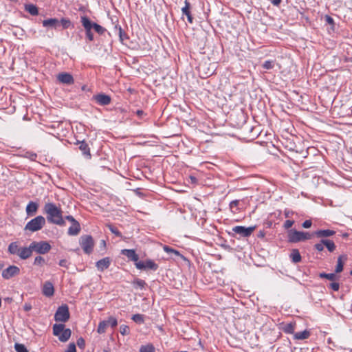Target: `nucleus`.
Returning a JSON list of instances; mask_svg holds the SVG:
<instances>
[{
	"label": "nucleus",
	"instance_id": "nucleus-57",
	"mask_svg": "<svg viewBox=\"0 0 352 352\" xmlns=\"http://www.w3.org/2000/svg\"><path fill=\"white\" fill-rule=\"evenodd\" d=\"M23 309L25 311H29L32 309V305L30 303H25L24 306H23Z\"/></svg>",
	"mask_w": 352,
	"mask_h": 352
},
{
	"label": "nucleus",
	"instance_id": "nucleus-43",
	"mask_svg": "<svg viewBox=\"0 0 352 352\" xmlns=\"http://www.w3.org/2000/svg\"><path fill=\"white\" fill-rule=\"evenodd\" d=\"M106 321L108 322V326L110 325L112 328H115L118 325L117 319L114 317L110 316Z\"/></svg>",
	"mask_w": 352,
	"mask_h": 352
},
{
	"label": "nucleus",
	"instance_id": "nucleus-40",
	"mask_svg": "<svg viewBox=\"0 0 352 352\" xmlns=\"http://www.w3.org/2000/svg\"><path fill=\"white\" fill-rule=\"evenodd\" d=\"M94 30L100 35L103 34L106 32V29L98 23L94 25Z\"/></svg>",
	"mask_w": 352,
	"mask_h": 352
},
{
	"label": "nucleus",
	"instance_id": "nucleus-64",
	"mask_svg": "<svg viewBox=\"0 0 352 352\" xmlns=\"http://www.w3.org/2000/svg\"><path fill=\"white\" fill-rule=\"evenodd\" d=\"M190 179L192 183H196L197 182V178L194 176H190Z\"/></svg>",
	"mask_w": 352,
	"mask_h": 352
},
{
	"label": "nucleus",
	"instance_id": "nucleus-51",
	"mask_svg": "<svg viewBox=\"0 0 352 352\" xmlns=\"http://www.w3.org/2000/svg\"><path fill=\"white\" fill-rule=\"evenodd\" d=\"M86 33V37L89 39V41H94V34L92 33L91 30L85 31Z\"/></svg>",
	"mask_w": 352,
	"mask_h": 352
},
{
	"label": "nucleus",
	"instance_id": "nucleus-52",
	"mask_svg": "<svg viewBox=\"0 0 352 352\" xmlns=\"http://www.w3.org/2000/svg\"><path fill=\"white\" fill-rule=\"evenodd\" d=\"M312 222L311 220H306L302 223V227L304 228H309L311 226Z\"/></svg>",
	"mask_w": 352,
	"mask_h": 352
},
{
	"label": "nucleus",
	"instance_id": "nucleus-19",
	"mask_svg": "<svg viewBox=\"0 0 352 352\" xmlns=\"http://www.w3.org/2000/svg\"><path fill=\"white\" fill-rule=\"evenodd\" d=\"M42 23L43 27H49L54 29H56L60 26L59 20L56 18L45 19L43 21Z\"/></svg>",
	"mask_w": 352,
	"mask_h": 352
},
{
	"label": "nucleus",
	"instance_id": "nucleus-30",
	"mask_svg": "<svg viewBox=\"0 0 352 352\" xmlns=\"http://www.w3.org/2000/svg\"><path fill=\"white\" fill-rule=\"evenodd\" d=\"M108 327V322L106 320H102L99 322L97 332L100 334L104 333L106 331V329Z\"/></svg>",
	"mask_w": 352,
	"mask_h": 352
},
{
	"label": "nucleus",
	"instance_id": "nucleus-56",
	"mask_svg": "<svg viewBox=\"0 0 352 352\" xmlns=\"http://www.w3.org/2000/svg\"><path fill=\"white\" fill-rule=\"evenodd\" d=\"M64 220L65 219H67L69 221H70L72 223L76 221V220L73 217V216L72 215H67L66 217H65V218H63Z\"/></svg>",
	"mask_w": 352,
	"mask_h": 352
},
{
	"label": "nucleus",
	"instance_id": "nucleus-28",
	"mask_svg": "<svg viewBox=\"0 0 352 352\" xmlns=\"http://www.w3.org/2000/svg\"><path fill=\"white\" fill-rule=\"evenodd\" d=\"M310 332L307 330L303 331L297 332L294 334V339L296 340H305L309 337Z\"/></svg>",
	"mask_w": 352,
	"mask_h": 352
},
{
	"label": "nucleus",
	"instance_id": "nucleus-61",
	"mask_svg": "<svg viewBox=\"0 0 352 352\" xmlns=\"http://www.w3.org/2000/svg\"><path fill=\"white\" fill-rule=\"evenodd\" d=\"M329 241V239H322L320 240V243L322 244V245L325 246L326 244H327Z\"/></svg>",
	"mask_w": 352,
	"mask_h": 352
},
{
	"label": "nucleus",
	"instance_id": "nucleus-31",
	"mask_svg": "<svg viewBox=\"0 0 352 352\" xmlns=\"http://www.w3.org/2000/svg\"><path fill=\"white\" fill-rule=\"evenodd\" d=\"M115 28L116 29H118V34H119V37H120V41L122 42V43H124V41L126 39H129V36L128 35L126 34V33L125 32H124L122 29V28L120 26H119L118 28V25H116L115 26Z\"/></svg>",
	"mask_w": 352,
	"mask_h": 352
},
{
	"label": "nucleus",
	"instance_id": "nucleus-42",
	"mask_svg": "<svg viewBox=\"0 0 352 352\" xmlns=\"http://www.w3.org/2000/svg\"><path fill=\"white\" fill-rule=\"evenodd\" d=\"M263 67L265 69H271L274 67V60H266L263 64Z\"/></svg>",
	"mask_w": 352,
	"mask_h": 352
},
{
	"label": "nucleus",
	"instance_id": "nucleus-4",
	"mask_svg": "<svg viewBox=\"0 0 352 352\" xmlns=\"http://www.w3.org/2000/svg\"><path fill=\"white\" fill-rule=\"evenodd\" d=\"M70 318V313L68 305L63 304L58 307L55 314L54 320L56 322H66Z\"/></svg>",
	"mask_w": 352,
	"mask_h": 352
},
{
	"label": "nucleus",
	"instance_id": "nucleus-32",
	"mask_svg": "<svg viewBox=\"0 0 352 352\" xmlns=\"http://www.w3.org/2000/svg\"><path fill=\"white\" fill-rule=\"evenodd\" d=\"M133 285L135 288H141V289H143L145 287V286L146 285V282L144 280H142V279H139V278H136L133 282Z\"/></svg>",
	"mask_w": 352,
	"mask_h": 352
},
{
	"label": "nucleus",
	"instance_id": "nucleus-11",
	"mask_svg": "<svg viewBox=\"0 0 352 352\" xmlns=\"http://www.w3.org/2000/svg\"><path fill=\"white\" fill-rule=\"evenodd\" d=\"M92 100H95L98 104L101 106L108 105L111 102V98L104 93H100L96 95H94Z\"/></svg>",
	"mask_w": 352,
	"mask_h": 352
},
{
	"label": "nucleus",
	"instance_id": "nucleus-50",
	"mask_svg": "<svg viewBox=\"0 0 352 352\" xmlns=\"http://www.w3.org/2000/svg\"><path fill=\"white\" fill-rule=\"evenodd\" d=\"M324 19H325V21L329 24V25H334V20L333 19L329 16V15H325L324 16Z\"/></svg>",
	"mask_w": 352,
	"mask_h": 352
},
{
	"label": "nucleus",
	"instance_id": "nucleus-38",
	"mask_svg": "<svg viewBox=\"0 0 352 352\" xmlns=\"http://www.w3.org/2000/svg\"><path fill=\"white\" fill-rule=\"evenodd\" d=\"M14 349L16 352H28L26 346L23 344L15 343Z\"/></svg>",
	"mask_w": 352,
	"mask_h": 352
},
{
	"label": "nucleus",
	"instance_id": "nucleus-29",
	"mask_svg": "<svg viewBox=\"0 0 352 352\" xmlns=\"http://www.w3.org/2000/svg\"><path fill=\"white\" fill-rule=\"evenodd\" d=\"M295 329V324L294 323H287L283 327V331L289 334H292L294 333Z\"/></svg>",
	"mask_w": 352,
	"mask_h": 352
},
{
	"label": "nucleus",
	"instance_id": "nucleus-41",
	"mask_svg": "<svg viewBox=\"0 0 352 352\" xmlns=\"http://www.w3.org/2000/svg\"><path fill=\"white\" fill-rule=\"evenodd\" d=\"M120 332L122 335H129L130 333L129 327L127 325L122 324L120 327Z\"/></svg>",
	"mask_w": 352,
	"mask_h": 352
},
{
	"label": "nucleus",
	"instance_id": "nucleus-63",
	"mask_svg": "<svg viewBox=\"0 0 352 352\" xmlns=\"http://www.w3.org/2000/svg\"><path fill=\"white\" fill-rule=\"evenodd\" d=\"M100 248H102L103 249H105L106 248V242L104 240H101L100 241Z\"/></svg>",
	"mask_w": 352,
	"mask_h": 352
},
{
	"label": "nucleus",
	"instance_id": "nucleus-35",
	"mask_svg": "<svg viewBox=\"0 0 352 352\" xmlns=\"http://www.w3.org/2000/svg\"><path fill=\"white\" fill-rule=\"evenodd\" d=\"M107 227L116 236L122 237V233L118 230V229L115 226L112 224H107Z\"/></svg>",
	"mask_w": 352,
	"mask_h": 352
},
{
	"label": "nucleus",
	"instance_id": "nucleus-44",
	"mask_svg": "<svg viewBox=\"0 0 352 352\" xmlns=\"http://www.w3.org/2000/svg\"><path fill=\"white\" fill-rule=\"evenodd\" d=\"M164 250L167 253H173L177 256H182L177 250L173 249L172 248L167 246V245H165L164 247Z\"/></svg>",
	"mask_w": 352,
	"mask_h": 352
},
{
	"label": "nucleus",
	"instance_id": "nucleus-13",
	"mask_svg": "<svg viewBox=\"0 0 352 352\" xmlns=\"http://www.w3.org/2000/svg\"><path fill=\"white\" fill-rule=\"evenodd\" d=\"M121 254L126 256L129 260L133 261L134 264L139 262V256L136 254L135 250L124 249L122 250Z\"/></svg>",
	"mask_w": 352,
	"mask_h": 352
},
{
	"label": "nucleus",
	"instance_id": "nucleus-45",
	"mask_svg": "<svg viewBox=\"0 0 352 352\" xmlns=\"http://www.w3.org/2000/svg\"><path fill=\"white\" fill-rule=\"evenodd\" d=\"M325 247L327 248V250L330 252H333L336 250V248L334 242L331 240H329L328 241V243H327V244H326Z\"/></svg>",
	"mask_w": 352,
	"mask_h": 352
},
{
	"label": "nucleus",
	"instance_id": "nucleus-33",
	"mask_svg": "<svg viewBox=\"0 0 352 352\" xmlns=\"http://www.w3.org/2000/svg\"><path fill=\"white\" fill-rule=\"evenodd\" d=\"M155 347L152 344H148L146 345L141 346L140 352H154Z\"/></svg>",
	"mask_w": 352,
	"mask_h": 352
},
{
	"label": "nucleus",
	"instance_id": "nucleus-62",
	"mask_svg": "<svg viewBox=\"0 0 352 352\" xmlns=\"http://www.w3.org/2000/svg\"><path fill=\"white\" fill-rule=\"evenodd\" d=\"M265 232L263 230H261V231H259L257 236L258 238H263L265 236Z\"/></svg>",
	"mask_w": 352,
	"mask_h": 352
},
{
	"label": "nucleus",
	"instance_id": "nucleus-8",
	"mask_svg": "<svg viewBox=\"0 0 352 352\" xmlns=\"http://www.w3.org/2000/svg\"><path fill=\"white\" fill-rule=\"evenodd\" d=\"M287 237L289 243L305 241V232L292 229L288 231Z\"/></svg>",
	"mask_w": 352,
	"mask_h": 352
},
{
	"label": "nucleus",
	"instance_id": "nucleus-58",
	"mask_svg": "<svg viewBox=\"0 0 352 352\" xmlns=\"http://www.w3.org/2000/svg\"><path fill=\"white\" fill-rule=\"evenodd\" d=\"M135 113L140 118H142L145 115L144 112L140 109L137 110Z\"/></svg>",
	"mask_w": 352,
	"mask_h": 352
},
{
	"label": "nucleus",
	"instance_id": "nucleus-49",
	"mask_svg": "<svg viewBox=\"0 0 352 352\" xmlns=\"http://www.w3.org/2000/svg\"><path fill=\"white\" fill-rule=\"evenodd\" d=\"M329 287L333 290V291H338L340 289V284L336 282H333L330 283Z\"/></svg>",
	"mask_w": 352,
	"mask_h": 352
},
{
	"label": "nucleus",
	"instance_id": "nucleus-10",
	"mask_svg": "<svg viewBox=\"0 0 352 352\" xmlns=\"http://www.w3.org/2000/svg\"><path fill=\"white\" fill-rule=\"evenodd\" d=\"M20 273V269L19 267L15 265H10L2 272V277L5 279H10Z\"/></svg>",
	"mask_w": 352,
	"mask_h": 352
},
{
	"label": "nucleus",
	"instance_id": "nucleus-54",
	"mask_svg": "<svg viewBox=\"0 0 352 352\" xmlns=\"http://www.w3.org/2000/svg\"><path fill=\"white\" fill-rule=\"evenodd\" d=\"M59 265L61 266V267H66V268H68V266H67V261L66 259H62L59 261Z\"/></svg>",
	"mask_w": 352,
	"mask_h": 352
},
{
	"label": "nucleus",
	"instance_id": "nucleus-46",
	"mask_svg": "<svg viewBox=\"0 0 352 352\" xmlns=\"http://www.w3.org/2000/svg\"><path fill=\"white\" fill-rule=\"evenodd\" d=\"M76 344L80 349H84L85 346V341L82 337L78 338Z\"/></svg>",
	"mask_w": 352,
	"mask_h": 352
},
{
	"label": "nucleus",
	"instance_id": "nucleus-48",
	"mask_svg": "<svg viewBox=\"0 0 352 352\" xmlns=\"http://www.w3.org/2000/svg\"><path fill=\"white\" fill-rule=\"evenodd\" d=\"M294 221H293V220H287V221H285L283 227L285 229H289V228H290L294 225Z\"/></svg>",
	"mask_w": 352,
	"mask_h": 352
},
{
	"label": "nucleus",
	"instance_id": "nucleus-24",
	"mask_svg": "<svg viewBox=\"0 0 352 352\" xmlns=\"http://www.w3.org/2000/svg\"><path fill=\"white\" fill-rule=\"evenodd\" d=\"M347 259L346 255H340L338 258L337 265L336 266L335 272L336 273H340L343 270L344 267V261H346Z\"/></svg>",
	"mask_w": 352,
	"mask_h": 352
},
{
	"label": "nucleus",
	"instance_id": "nucleus-1",
	"mask_svg": "<svg viewBox=\"0 0 352 352\" xmlns=\"http://www.w3.org/2000/svg\"><path fill=\"white\" fill-rule=\"evenodd\" d=\"M44 212L47 214L48 222L60 226L65 225L62 210L54 203H46L44 206Z\"/></svg>",
	"mask_w": 352,
	"mask_h": 352
},
{
	"label": "nucleus",
	"instance_id": "nucleus-5",
	"mask_svg": "<svg viewBox=\"0 0 352 352\" xmlns=\"http://www.w3.org/2000/svg\"><path fill=\"white\" fill-rule=\"evenodd\" d=\"M80 245L84 252L90 254L94 250V241L91 235H82L79 240Z\"/></svg>",
	"mask_w": 352,
	"mask_h": 352
},
{
	"label": "nucleus",
	"instance_id": "nucleus-16",
	"mask_svg": "<svg viewBox=\"0 0 352 352\" xmlns=\"http://www.w3.org/2000/svg\"><path fill=\"white\" fill-rule=\"evenodd\" d=\"M32 251L31 249V243L29 247H21L17 256L21 259H27L31 256Z\"/></svg>",
	"mask_w": 352,
	"mask_h": 352
},
{
	"label": "nucleus",
	"instance_id": "nucleus-7",
	"mask_svg": "<svg viewBox=\"0 0 352 352\" xmlns=\"http://www.w3.org/2000/svg\"><path fill=\"white\" fill-rule=\"evenodd\" d=\"M137 269L140 270H152L157 271L159 265L151 259H146L145 261H139L135 263Z\"/></svg>",
	"mask_w": 352,
	"mask_h": 352
},
{
	"label": "nucleus",
	"instance_id": "nucleus-2",
	"mask_svg": "<svg viewBox=\"0 0 352 352\" xmlns=\"http://www.w3.org/2000/svg\"><path fill=\"white\" fill-rule=\"evenodd\" d=\"M65 325L63 323L54 324L53 325V334L55 336H58L60 342H65L71 337L72 331L70 329H65Z\"/></svg>",
	"mask_w": 352,
	"mask_h": 352
},
{
	"label": "nucleus",
	"instance_id": "nucleus-36",
	"mask_svg": "<svg viewBox=\"0 0 352 352\" xmlns=\"http://www.w3.org/2000/svg\"><path fill=\"white\" fill-rule=\"evenodd\" d=\"M59 22L63 29H67L72 25V22L69 19L62 18Z\"/></svg>",
	"mask_w": 352,
	"mask_h": 352
},
{
	"label": "nucleus",
	"instance_id": "nucleus-34",
	"mask_svg": "<svg viewBox=\"0 0 352 352\" xmlns=\"http://www.w3.org/2000/svg\"><path fill=\"white\" fill-rule=\"evenodd\" d=\"M319 277L321 278H327L330 280H334L336 278V275L334 273L327 274L322 272L319 274Z\"/></svg>",
	"mask_w": 352,
	"mask_h": 352
},
{
	"label": "nucleus",
	"instance_id": "nucleus-23",
	"mask_svg": "<svg viewBox=\"0 0 352 352\" xmlns=\"http://www.w3.org/2000/svg\"><path fill=\"white\" fill-rule=\"evenodd\" d=\"M80 231V225L78 221H75L72 223V226L69 228L67 234L70 236H76L78 234Z\"/></svg>",
	"mask_w": 352,
	"mask_h": 352
},
{
	"label": "nucleus",
	"instance_id": "nucleus-59",
	"mask_svg": "<svg viewBox=\"0 0 352 352\" xmlns=\"http://www.w3.org/2000/svg\"><path fill=\"white\" fill-rule=\"evenodd\" d=\"M313 235H314V233L311 234L309 232H305V241L310 239Z\"/></svg>",
	"mask_w": 352,
	"mask_h": 352
},
{
	"label": "nucleus",
	"instance_id": "nucleus-18",
	"mask_svg": "<svg viewBox=\"0 0 352 352\" xmlns=\"http://www.w3.org/2000/svg\"><path fill=\"white\" fill-rule=\"evenodd\" d=\"M39 204L37 202H34L32 201H30L27 205L25 209L27 215L29 217L34 216L36 213Z\"/></svg>",
	"mask_w": 352,
	"mask_h": 352
},
{
	"label": "nucleus",
	"instance_id": "nucleus-9",
	"mask_svg": "<svg viewBox=\"0 0 352 352\" xmlns=\"http://www.w3.org/2000/svg\"><path fill=\"white\" fill-rule=\"evenodd\" d=\"M255 229H256V226H250V227L246 228V227L242 226H237L232 228V230L234 233L239 234L241 236L248 237L252 234L253 231Z\"/></svg>",
	"mask_w": 352,
	"mask_h": 352
},
{
	"label": "nucleus",
	"instance_id": "nucleus-12",
	"mask_svg": "<svg viewBox=\"0 0 352 352\" xmlns=\"http://www.w3.org/2000/svg\"><path fill=\"white\" fill-rule=\"evenodd\" d=\"M58 80L65 85H72L74 82V78L72 74L67 72H62L57 76Z\"/></svg>",
	"mask_w": 352,
	"mask_h": 352
},
{
	"label": "nucleus",
	"instance_id": "nucleus-25",
	"mask_svg": "<svg viewBox=\"0 0 352 352\" xmlns=\"http://www.w3.org/2000/svg\"><path fill=\"white\" fill-rule=\"evenodd\" d=\"M290 258L293 263H298L301 261L302 257L298 249H293L290 254Z\"/></svg>",
	"mask_w": 352,
	"mask_h": 352
},
{
	"label": "nucleus",
	"instance_id": "nucleus-39",
	"mask_svg": "<svg viewBox=\"0 0 352 352\" xmlns=\"http://www.w3.org/2000/svg\"><path fill=\"white\" fill-rule=\"evenodd\" d=\"M45 263V261L43 257H42L41 256H37L35 258H34V265H38V266H43L44 264Z\"/></svg>",
	"mask_w": 352,
	"mask_h": 352
},
{
	"label": "nucleus",
	"instance_id": "nucleus-22",
	"mask_svg": "<svg viewBox=\"0 0 352 352\" xmlns=\"http://www.w3.org/2000/svg\"><path fill=\"white\" fill-rule=\"evenodd\" d=\"M190 9V3L188 1V0H185V6L184 8H182V14L184 15H186L187 16L188 21L190 23H192L193 21V18L191 15Z\"/></svg>",
	"mask_w": 352,
	"mask_h": 352
},
{
	"label": "nucleus",
	"instance_id": "nucleus-20",
	"mask_svg": "<svg viewBox=\"0 0 352 352\" xmlns=\"http://www.w3.org/2000/svg\"><path fill=\"white\" fill-rule=\"evenodd\" d=\"M81 23L82 25L85 28V31L91 30L94 29V25L96 23L93 21H91L89 18L87 16H81Z\"/></svg>",
	"mask_w": 352,
	"mask_h": 352
},
{
	"label": "nucleus",
	"instance_id": "nucleus-3",
	"mask_svg": "<svg viewBox=\"0 0 352 352\" xmlns=\"http://www.w3.org/2000/svg\"><path fill=\"white\" fill-rule=\"evenodd\" d=\"M45 224V219L41 216H37L35 218L31 219L25 225L24 230H29L32 232L41 230Z\"/></svg>",
	"mask_w": 352,
	"mask_h": 352
},
{
	"label": "nucleus",
	"instance_id": "nucleus-37",
	"mask_svg": "<svg viewBox=\"0 0 352 352\" xmlns=\"http://www.w3.org/2000/svg\"><path fill=\"white\" fill-rule=\"evenodd\" d=\"M131 319L138 324H142L144 322V316L140 314H134Z\"/></svg>",
	"mask_w": 352,
	"mask_h": 352
},
{
	"label": "nucleus",
	"instance_id": "nucleus-21",
	"mask_svg": "<svg viewBox=\"0 0 352 352\" xmlns=\"http://www.w3.org/2000/svg\"><path fill=\"white\" fill-rule=\"evenodd\" d=\"M336 234L334 230H318L314 232V234L318 238H325L333 236Z\"/></svg>",
	"mask_w": 352,
	"mask_h": 352
},
{
	"label": "nucleus",
	"instance_id": "nucleus-55",
	"mask_svg": "<svg viewBox=\"0 0 352 352\" xmlns=\"http://www.w3.org/2000/svg\"><path fill=\"white\" fill-rule=\"evenodd\" d=\"M239 204V200H233L230 203V208H232L234 207H236Z\"/></svg>",
	"mask_w": 352,
	"mask_h": 352
},
{
	"label": "nucleus",
	"instance_id": "nucleus-53",
	"mask_svg": "<svg viewBox=\"0 0 352 352\" xmlns=\"http://www.w3.org/2000/svg\"><path fill=\"white\" fill-rule=\"evenodd\" d=\"M314 248L319 252H321L324 250V246L319 242L314 245Z\"/></svg>",
	"mask_w": 352,
	"mask_h": 352
},
{
	"label": "nucleus",
	"instance_id": "nucleus-14",
	"mask_svg": "<svg viewBox=\"0 0 352 352\" xmlns=\"http://www.w3.org/2000/svg\"><path fill=\"white\" fill-rule=\"evenodd\" d=\"M111 261V260L109 257H104L97 261L96 266L98 271L103 272L109 267Z\"/></svg>",
	"mask_w": 352,
	"mask_h": 352
},
{
	"label": "nucleus",
	"instance_id": "nucleus-60",
	"mask_svg": "<svg viewBox=\"0 0 352 352\" xmlns=\"http://www.w3.org/2000/svg\"><path fill=\"white\" fill-rule=\"evenodd\" d=\"M281 2V0H272V3L275 6H278L280 5Z\"/></svg>",
	"mask_w": 352,
	"mask_h": 352
},
{
	"label": "nucleus",
	"instance_id": "nucleus-47",
	"mask_svg": "<svg viewBox=\"0 0 352 352\" xmlns=\"http://www.w3.org/2000/svg\"><path fill=\"white\" fill-rule=\"evenodd\" d=\"M65 352H76V344L73 342L70 343L68 345L67 349L65 351Z\"/></svg>",
	"mask_w": 352,
	"mask_h": 352
},
{
	"label": "nucleus",
	"instance_id": "nucleus-27",
	"mask_svg": "<svg viewBox=\"0 0 352 352\" xmlns=\"http://www.w3.org/2000/svg\"><path fill=\"white\" fill-rule=\"evenodd\" d=\"M25 10L32 16H36L38 14V8L34 4H25Z\"/></svg>",
	"mask_w": 352,
	"mask_h": 352
},
{
	"label": "nucleus",
	"instance_id": "nucleus-15",
	"mask_svg": "<svg viewBox=\"0 0 352 352\" xmlns=\"http://www.w3.org/2000/svg\"><path fill=\"white\" fill-rule=\"evenodd\" d=\"M76 144H78V148L81 151L82 155L87 158H91L90 148L88 144L85 141H78Z\"/></svg>",
	"mask_w": 352,
	"mask_h": 352
},
{
	"label": "nucleus",
	"instance_id": "nucleus-26",
	"mask_svg": "<svg viewBox=\"0 0 352 352\" xmlns=\"http://www.w3.org/2000/svg\"><path fill=\"white\" fill-rule=\"evenodd\" d=\"M21 247L19 246L17 242H12L8 245V252L10 254L17 255Z\"/></svg>",
	"mask_w": 352,
	"mask_h": 352
},
{
	"label": "nucleus",
	"instance_id": "nucleus-17",
	"mask_svg": "<svg viewBox=\"0 0 352 352\" xmlns=\"http://www.w3.org/2000/svg\"><path fill=\"white\" fill-rule=\"evenodd\" d=\"M43 294L46 297H51L54 294V287L53 284L50 281H46L43 287Z\"/></svg>",
	"mask_w": 352,
	"mask_h": 352
},
{
	"label": "nucleus",
	"instance_id": "nucleus-6",
	"mask_svg": "<svg viewBox=\"0 0 352 352\" xmlns=\"http://www.w3.org/2000/svg\"><path fill=\"white\" fill-rule=\"evenodd\" d=\"M52 247L50 244L45 241H33L31 243V249L32 252H35L39 254H45L50 252Z\"/></svg>",
	"mask_w": 352,
	"mask_h": 352
}]
</instances>
